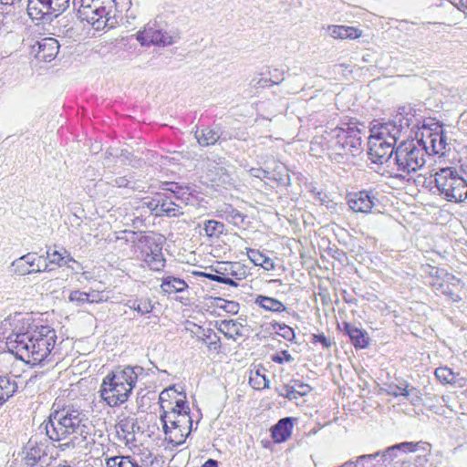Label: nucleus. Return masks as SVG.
I'll use <instances>...</instances> for the list:
<instances>
[{
  "label": "nucleus",
  "instance_id": "52",
  "mask_svg": "<svg viewBox=\"0 0 467 467\" xmlns=\"http://www.w3.org/2000/svg\"><path fill=\"white\" fill-rule=\"evenodd\" d=\"M272 326L276 334L283 337L284 338L292 340V327L277 322L273 323Z\"/></svg>",
  "mask_w": 467,
  "mask_h": 467
},
{
  "label": "nucleus",
  "instance_id": "26",
  "mask_svg": "<svg viewBox=\"0 0 467 467\" xmlns=\"http://www.w3.org/2000/svg\"><path fill=\"white\" fill-rule=\"evenodd\" d=\"M16 379L15 375H0V408L17 392Z\"/></svg>",
  "mask_w": 467,
  "mask_h": 467
},
{
  "label": "nucleus",
  "instance_id": "24",
  "mask_svg": "<svg viewBox=\"0 0 467 467\" xmlns=\"http://www.w3.org/2000/svg\"><path fill=\"white\" fill-rule=\"evenodd\" d=\"M62 250L63 253L57 250H52L51 248L47 250L44 260L48 264V268H52L53 270L54 267H61L64 265L72 267L69 263H77L66 249L63 248Z\"/></svg>",
  "mask_w": 467,
  "mask_h": 467
},
{
  "label": "nucleus",
  "instance_id": "36",
  "mask_svg": "<svg viewBox=\"0 0 467 467\" xmlns=\"http://www.w3.org/2000/svg\"><path fill=\"white\" fill-rule=\"evenodd\" d=\"M137 425V420L134 418H124L117 424V432L122 435L127 442L134 441V429Z\"/></svg>",
  "mask_w": 467,
  "mask_h": 467
},
{
  "label": "nucleus",
  "instance_id": "31",
  "mask_svg": "<svg viewBox=\"0 0 467 467\" xmlns=\"http://www.w3.org/2000/svg\"><path fill=\"white\" fill-rule=\"evenodd\" d=\"M187 283L179 277L172 275L164 276L161 279V288L163 293L171 295L174 293H182L188 288Z\"/></svg>",
  "mask_w": 467,
  "mask_h": 467
},
{
  "label": "nucleus",
  "instance_id": "46",
  "mask_svg": "<svg viewBox=\"0 0 467 467\" xmlns=\"http://www.w3.org/2000/svg\"><path fill=\"white\" fill-rule=\"evenodd\" d=\"M249 86L254 89L272 87L265 72H261L254 75L250 80Z\"/></svg>",
  "mask_w": 467,
  "mask_h": 467
},
{
  "label": "nucleus",
  "instance_id": "40",
  "mask_svg": "<svg viewBox=\"0 0 467 467\" xmlns=\"http://www.w3.org/2000/svg\"><path fill=\"white\" fill-rule=\"evenodd\" d=\"M165 435L170 443H172L175 446H180L185 442L187 437L190 435V431H187L182 428H176L172 426L169 427L168 434Z\"/></svg>",
  "mask_w": 467,
  "mask_h": 467
},
{
  "label": "nucleus",
  "instance_id": "38",
  "mask_svg": "<svg viewBox=\"0 0 467 467\" xmlns=\"http://www.w3.org/2000/svg\"><path fill=\"white\" fill-rule=\"evenodd\" d=\"M224 223L215 220H206L203 223L204 234L210 239H218L224 232Z\"/></svg>",
  "mask_w": 467,
  "mask_h": 467
},
{
  "label": "nucleus",
  "instance_id": "17",
  "mask_svg": "<svg viewBox=\"0 0 467 467\" xmlns=\"http://www.w3.org/2000/svg\"><path fill=\"white\" fill-rule=\"evenodd\" d=\"M26 11L28 16L38 23H50L60 16L48 0H28Z\"/></svg>",
  "mask_w": 467,
  "mask_h": 467
},
{
  "label": "nucleus",
  "instance_id": "55",
  "mask_svg": "<svg viewBox=\"0 0 467 467\" xmlns=\"http://www.w3.org/2000/svg\"><path fill=\"white\" fill-rule=\"evenodd\" d=\"M69 300L76 303L78 306H82L83 304L88 303L89 299L88 293L75 290L70 293Z\"/></svg>",
  "mask_w": 467,
  "mask_h": 467
},
{
  "label": "nucleus",
  "instance_id": "25",
  "mask_svg": "<svg viewBox=\"0 0 467 467\" xmlns=\"http://www.w3.org/2000/svg\"><path fill=\"white\" fill-rule=\"evenodd\" d=\"M107 467H149V463L139 454L110 457L106 462Z\"/></svg>",
  "mask_w": 467,
  "mask_h": 467
},
{
  "label": "nucleus",
  "instance_id": "8",
  "mask_svg": "<svg viewBox=\"0 0 467 467\" xmlns=\"http://www.w3.org/2000/svg\"><path fill=\"white\" fill-rule=\"evenodd\" d=\"M331 150L342 156H355L362 151V130L354 123H345L329 130L327 137Z\"/></svg>",
  "mask_w": 467,
  "mask_h": 467
},
{
  "label": "nucleus",
  "instance_id": "43",
  "mask_svg": "<svg viewBox=\"0 0 467 467\" xmlns=\"http://www.w3.org/2000/svg\"><path fill=\"white\" fill-rule=\"evenodd\" d=\"M329 131L326 130L321 136H316L314 138L310 145V150L313 152V154H317L318 152L317 149V147L320 148L321 151L331 150L330 144H332V142L327 139Z\"/></svg>",
  "mask_w": 467,
  "mask_h": 467
},
{
  "label": "nucleus",
  "instance_id": "2",
  "mask_svg": "<svg viewBox=\"0 0 467 467\" xmlns=\"http://www.w3.org/2000/svg\"><path fill=\"white\" fill-rule=\"evenodd\" d=\"M54 407L40 428L52 442H57L60 451L87 448L94 441V426L82 410L74 406Z\"/></svg>",
  "mask_w": 467,
  "mask_h": 467
},
{
  "label": "nucleus",
  "instance_id": "29",
  "mask_svg": "<svg viewBox=\"0 0 467 467\" xmlns=\"http://www.w3.org/2000/svg\"><path fill=\"white\" fill-rule=\"evenodd\" d=\"M198 337L207 345L210 351L219 352L222 348L220 337L213 331V329L207 327H198Z\"/></svg>",
  "mask_w": 467,
  "mask_h": 467
},
{
  "label": "nucleus",
  "instance_id": "12",
  "mask_svg": "<svg viewBox=\"0 0 467 467\" xmlns=\"http://www.w3.org/2000/svg\"><path fill=\"white\" fill-rule=\"evenodd\" d=\"M24 454L23 462L26 467H47L52 460L47 441L38 440L37 436L29 439L24 448Z\"/></svg>",
  "mask_w": 467,
  "mask_h": 467
},
{
  "label": "nucleus",
  "instance_id": "35",
  "mask_svg": "<svg viewBox=\"0 0 467 467\" xmlns=\"http://www.w3.org/2000/svg\"><path fill=\"white\" fill-rule=\"evenodd\" d=\"M22 260L32 269L34 273L49 272L48 264L44 260V255L36 256L35 253H28L21 256Z\"/></svg>",
  "mask_w": 467,
  "mask_h": 467
},
{
  "label": "nucleus",
  "instance_id": "57",
  "mask_svg": "<svg viewBox=\"0 0 467 467\" xmlns=\"http://www.w3.org/2000/svg\"><path fill=\"white\" fill-rule=\"evenodd\" d=\"M418 447H419V443L418 442L405 441V442H401V443L390 446V451H403V452H407V451L411 452V451H417Z\"/></svg>",
  "mask_w": 467,
  "mask_h": 467
},
{
  "label": "nucleus",
  "instance_id": "53",
  "mask_svg": "<svg viewBox=\"0 0 467 467\" xmlns=\"http://www.w3.org/2000/svg\"><path fill=\"white\" fill-rule=\"evenodd\" d=\"M271 86L278 85L284 80V71L278 68L269 69L266 73Z\"/></svg>",
  "mask_w": 467,
  "mask_h": 467
},
{
  "label": "nucleus",
  "instance_id": "41",
  "mask_svg": "<svg viewBox=\"0 0 467 467\" xmlns=\"http://www.w3.org/2000/svg\"><path fill=\"white\" fill-rule=\"evenodd\" d=\"M213 306L216 308L223 309L231 315H236L239 312L240 305L235 301L225 300L221 297H214Z\"/></svg>",
  "mask_w": 467,
  "mask_h": 467
},
{
  "label": "nucleus",
  "instance_id": "34",
  "mask_svg": "<svg viewBox=\"0 0 467 467\" xmlns=\"http://www.w3.org/2000/svg\"><path fill=\"white\" fill-rule=\"evenodd\" d=\"M266 369L263 366L252 369L249 377V384L255 390H263L269 388V379L266 378Z\"/></svg>",
  "mask_w": 467,
  "mask_h": 467
},
{
  "label": "nucleus",
  "instance_id": "28",
  "mask_svg": "<svg viewBox=\"0 0 467 467\" xmlns=\"http://www.w3.org/2000/svg\"><path fill=\"white\" fill-rule=\"evenodd\" d=\"M292 433V417H285L271 428V436L275 443L286 441Z\"/></svg>",
  "mask_w": 467,
  "mask_h": 467
},
{
  "label": "nucleus",
  "instance_id": "60",
  "mask_svg": "<svg viewBox=\"0 0 467 467\" xmlns=\"http://www.w3.org/2000/svg\"><path fill=\"white\" fill-rule=\"evenodd\" d=\"M71 0H48L51 6H54L59 15H62L67 10L70 5Z\"/></svg>",
  "mask_w": 467,
  "mask_h": 467
},
{
  "label": "nucleus",
  "instance_id": "21",
  "mask_svg": "<svg viewBox=\"0 0 467 467\" xmlns=\"http://www.w3.org/2000/svg\"><path fill=\"white\" fill-rule=\"evenodd\" d=\"M166 395H169L168 390L162 391L160 394L159 401L161 407L160 419L162 423L164 433L168 434L169 427H175L178 418H180V413L170 408L171 402L165 399Z\"/></svg>",
  "mask_w": 467,
  "mask_h": 467
},
{
  "label": "nucleus",
  "instance_id": "58",
  "mask_svg": "<svg viewBox=\"0 0 467 467\" xmlns=\"http://www.w3.org/2000/svg\"><path fill=\"white\" fill-rule=\"evenodd\" d=\"M170 408L180 414H190L191 412L188 402L182 399L176 400L174 406L171 403Z\"/></svg>",
  "mask_w": 467,
  "mask_h": 467
},
{
  "label": "nucleus",
  "instance_id": "23",
  "mask_svg": "<svg viewBox=\"0 0 467 467\" xmlns=\"http://www.w3.org/2000/svg\"><path fill=\"white\" fill-rule=\"evenodd\" d=\"M223 132L218 125L197 127L195 138L201 146H209L215 144L222 139Z\"/></svg>",
  "mask_w": 467,
  "mask_h": 467
},
{
  "label": "nucleus",
  "instance_id": "48",
  "mask_svg": "<svg viewBox=\"0 0 467 467\" xmlns=\"http://www.w3.org/2000/svg\"><path fill=\"white\" fill-rule=\"evenodd\" d=\"M11 271L18 275L33 274L32 269L22 260L21 257L16 259L11 265Z\"/></svg>",
  "mask_w": 467,
  "mask_h": 467
},
{
  "label": "nucleus",
  "instance_id": "63",
  "mask_svg": "<svg viewBox=\"0 0 467 467\" xmlns=\"http://www.w3.org/2000/svg\"><path fill=\"white\" fill-rule=\"evenodd\" d=\"M291 359V355L287 350H283L272 356V360L275 363L282 364Z\"/></svg>",
  "mask_w": 467,
  "mask_h": 467
},
{
  "label": "nucleus",
  "instance_id": "1",
  "mask_svg": "<svg viewBox=\"0 0 467 467\" xmlns=\"http://www.w3.org/2000/svg\"><path fill=\"white\" fill-rule=\"evenodd\" d=\"M2 327L5 332V347L17 358L32 365L55 361L57 339L56 330L42 320L16 314L5 319Z\"/></svg>",
  "mask_w": 467,
  "mask_h": 467
},
{
  "label": "nucleus",
  "instance_id": "45",
  "mask_svg": "<svg viewBox=\"0 0 467 467\" xmlns=\"http://www.w3.org/2000/svg\"><path fill=\"white\" fill-rule=\"evenodd\" d=\"M424 269V273L426 275H428L430 280L429 281H439L440 278H444L445 279H451V277H450V273H448L447 271H445L444 269H440L438 267H434V266H431L430 265H427L423 267Z\"/></svg>",
  "mask_w": 467,
  "mask_h": 467
},
{
  "label": "nucleus",
  "instance_id": "3",
  "mask_svg": "<svg viewBox=\"0 0 467 467\" xmlns=\"http://www.w3.org/2000/svg\"><path fill=\"white\" fill-rule=\"evenodd\" d=\"M108 240L119 249L131 244L139 253L138 257L152 271L161 272L165 267L166 260L162 253L165 238L161 234L138 235L134 231L124 230L114 233Z\"/></svg>",
  "mask_w": 467,
  "mask_h": 467
},
{
  "label": "nucleus",
  "instance_id": "50",
  "mask_svg": "<svg viewBox=\"0 0 467 467\" xmlns=\"http://www.w3.org/2000/svg\"><path fill=\"white\" fill-rule=\"evenodd\" d=\"M91 4L92 0H72L73 7L78 12V16L82 21H85L83 12H86L87 9L91 6Z\"/></svg>",
  "mask_w": 467,
  "mask_h": 467
},
{
  "label": "nucleus",
  "instance_id": "37",
  "mask_svg": "<svg viewBox=\"0 0 467 467\" xmlns=\"http://www.w3.org/2000/svg\"><path fill=\"white\" fill-rule=\"evenodd\" d=\"M247 255L255 265L261 266L267 271L274 269L273 260L260 251L249 248L247 249Z\"/></svg>",
  "mask_w": 467,
  "mask_h": 467
},
{
  "label": "nucleus",
  "instance_id": "5",
  "mask_svg": "<svg viewBox=\"0 0 467 467\" xmlns=\"http://www.w3.org/2000/svg\"><path fill=\"white\" fill-rule=\"evenodd\" d=\"M392 127L385 126L383 123L375 125L370 130L368 138V158L377 164L392 163L395 154V145L400 139Z\"/></svg>",
  "mask_w": 467,
  "mask_h": 467
},
{
  "label": "nucleus",
  "instance_id": "15",
  "mask_svg": "<svg viewBox=\"0 0 467 467\" xmlns=\"http://www.w3.org/2000/svg\"><path fill=\"white\" fill-rule=\"evenodd\" d=\"M112 5H114V3L100 0L93 1L91 6L86 12H83L85 21L97 31L105 29L108 26L109 8Z\"/></svg>",
  "mask_w": 467,
  "mask_h": 467
},
{
  "label": "nucleus",
  "instance_id": "32",
  "mask_svg": "<svg viewBox=\"0 0 467 467\" xmlns=\"http://www.w3.org/2000/svg\"><path fill=\"white\" fill-rule=\"evenodd\" d=\"M215 272L223 276L233 278L234 281L242 280L246 275L244 267L236 262L223 263V265L216 269Z\"/></svg>",
  "mask_w": 467,
  "mask_h": 467
},
{
  "label": "nucleus",
  "instance_id": "33",
  "mask_svg": "<svg viewBox=\"0 0 467 467\" xmlns=\"http://www.w3.org/2000/svg\"><path fill=\"white\" fill-rule=\"evenodd\" d=\"M124 306L136 311L140 316L150 314L153 311V305L147 297H130L127 299Z\"/></svg>",
  "mask_w": 467,
  "mask_h": 467
},
{
  "label": "nucleus",
  "instance_id": "9",
  "mask_svg": "<svg viewBox=\"0 0 467 467\" xmlns=\"http://www.w3.org/2000/svg\"><path fill=\"white\" fill-rule=\"evenodd\" d=\"M136 39L143 47H167L176 43L180 34L177 30H164L157 20H153L137 33Z\"/></svg>",
  "mask_w": 467,
  "mask_h": 467
},
{
  "label": "nucleus",
  "instance_id": "44",
  "mask_svg": "<svg viewBox=\"0 0 467 467\" xmlns=\"http://www.w3.org/2000/svg\"><path fill=\"white\" fill-rule=\"evenodd\" d=\"M379 452L376 451L370 454H364L357 457L359 467H380L383 465L379 459Z\"/></svg>",
  "mask_w": 467,
  "mask_h": 467
},
{
  "label": "nucleus",
  "instance_id": "39",
  "mask_svg": "<svg viewBox=\"0 0 467 467\" xmlns=\"http://www.w3.org/2000/svg\"><path fill=\"white\" fill-rule=\"evenodd\" d=\"M255 304L267 311L282 312L285 309L282 302L273 297L258 296L255 298Z\"/></svg>",
  "mask_w": 467,
  "mask_h": 467
},
{
  "label": "nucleus",
  "instance_id": "18",
  "mask_svg": "<svg viewBox=\"0 0 467 467\" xmlns=\"http://www.w3.org/2000/svg\"><path fill=\"white\" fill-rule=\"evenodd\" d=\"M296 181L301 188V192H304L305 196L308 194L316 204L328 206L330 199L322 188L317 187L313 182H310L309 179L302 173L296 175Z\"/></svg>",
  "mask_w": 467,
  "mask_h": 467
},
{
  "label": "nucleus",
  "instance_id": "7",
  "mask_svg": "<svg viewBox=\"0 0 467 467\" xmlns=\"http://www.w3.org/2000/svg\"><path fill=\"white\" fill-rule=\"evenodd\" d=\"M440 195L451 202H462L467 198V182L453 167L440 168L433 174Z\"/></svg>",
  "mask_w": 467,
  "mask_h": 467
},
{
  "label": "nucleus",
  "instance_id": "61",
  "mask_svg": "<svg viewBox=\"0 0 467 467\" xmlns=\"http://www.w3.org/2000/svg\"><path fill=\"white\" fill-rule=\"evenodd\" d=\"M311 390V388L307 384H302L300 382H297L294 380V399H296V395L299 396H305L307 393H309Z\"/></svg>",
  "mask_w": 467,
  "mask_h": 467
},
{
  "label": "nucleus",
  "instance_id": "6",
  "mask_svg": "<svg viewBox=\"0 0 467 467\" xmlns=\"http://www.w3.org/2000/svg\"><path fill=\"white\" fill-rule=\"evenodd\" d=\"M425 162L424 148L420 143L414 140H403L395 148L392 164L399 173L394 177L404 179L407 175L422 168Z\"/></svg>",
  "mask_w": 467,
  "mask_h": 467
},
{
  "label": "nucleus",
  "instance_id": "16",
  "mask_svg": "<svg viewBox=\"0 0 467 467\" xmlns=\"http://www.w3.org/2000/svg\"><path fill=\"white\" fill-rule=\"evenodd\" d=\"M59 48L60 45L56 38L44 37L30 47V56L36 62L49 63L57 57Z\"/></svg>",
  "mask_w": 467,
  "mask_h": 467
},
{
  "label": "nucleus",
  "instance_id": "30",
  "mask_svg": "<svg viewBox=\"0 0 467 467\" xmlns=\"http://www.w3.org/2000/svg\"><path fill=\"white\" fill-rule=\"evenodd\" d=\"M344 330L349 337L355 348H365L368 345V337L366 331L349 324H344Z\"/></svg>",
  "mask_w": 467,
  "mask_h": 467
},
{
  "label": "nucleus",
  "instance_id": "64",
  "mask_svg": "<svg viewBox=\"0 0 467 467\" xmlns=\"http://www.w3.org/2000/svg\"><path fill=\"white\" fill-rule=\"evenodd\" d=\"M276 391L280 396L292 400V386H290L289 383H284L277 387Z\"/></svg>",
  "mask_w": 467,
  "mask_h": 467
},
{
  "label": "nucleus",
  "instance_id": "19",
  "mask_svg": "<svg viewBox=\"0 0 467 467\" xmlns=\"http://www.w3.org/2000/svg\"><path fill=\"white\" fill-rule=\"evenodd\" d=\"M450 277H451L452 280H447L444 277L440 278L439 281H428V283L437 294L444 295L453 302H459L461 297L459 295L455 294L454 289L460 285L461 281L452 274H450Z\"/></svg>",
  "mask_w": 467,
  "mask_h": 467
},
{
  "label": "nucleus",
  "instance_id": "22",
  "mask_svg": "<svg viewBox=\"0 0 467 467\" xmlns=\"http://www.w3.org/2000/svg\"><path fill=\"white\" fill-rule=\"evenodd\" d=\"M249 173L251 176L258 178L262 181L274 180L281 185H288L290 183L289 174L282 164L277 166L273 172L262 168H251L249 170Z\"/></svg>",
  "mask_w": 467,
  "mask_h": 467
},
{
  "label": "nucleus",
  "instance_id": "54",
  "mask_svg": "<svg viewBox=\"0 0 467 467\" xmlns=\"http://www.w3.org/2000/svg\"><path fill=\"white\" fill-rule=\"evenodd\" d=\"M404 397H406L413 405L419 404L421 400L420 391L410 385L407 387Z\"/></svg>",
  "mask_w": 467,
  "mask_h": 467
},
{
  "label": "nucleus",
  "instance_id": "4",
  "mask_svg": "<svg viewBox=\"0 0 467 467\" xmlns=\"http://www.w3.org/2000/svg\"><path fill=\"white\" fill-rule=\"evenodd\" d=\"M140 366L118 367L102 380L99 388L100 398L109 407L125 403L135 388L140 376L144 374Z\"/></svg>",
  "mask_w": 467,
  "mask_h": 467
},
{
  "label": "nucleus",
  "instance_id": "42",
  "mask_svg": "<svg viewBox=\"0 0 467 467\" xmlns=\"http://www.w3.org/2000/svg\"><path fill=\"white\" fill-rule=\"evenodd\" d=\"M223 212V217L229 223L234 225H240L244 221V216L237 209L234 208L232 205H226Z\"/></svg>",
  "mask_w": 467,
  "mask_h": 467
},
{
  "label": "nucleus",
  "instance_id": "13",
  "mask_svg": "<svg viewBox=\"0 0 467 467\" xmlns=\"http://www.w3.org/2000/svg\"><path fill=\"white\" fill-rule=\"evenodd\" d=\"M202 170L209 182L216 186H227L233 184V179L226 168L224 158H206L202 161Z\"/></svg>",
  "mask_w": 467,
  "mask_h": 467
},
{
  "label": "nucleus",
  "instance_id": "51",
  "mask_svg": "<svg viewBox=\"0 0 467 467\" xmlns=\"http://www.w3.org/2000/svg\"><path fill=\"white\" fill-rule=\"evenodd\" d=\"M435 376L437 379H439L441 382L445 383H451L454 380V374L452 371L448 368H439L435 370Z\"/></svg>",
  "mask_w": 467,
  "mask_h": 467
},
{
  "label": "nucleus",
  "instance_id": "10",
  "mask_svg": "<svg viewBox=\"0 0 467 467\" xmlns=\"http://www.w3.org/2000/svg\"><path fill=\"white\" fill-rule=\"evenodd\" d=\"M420 109H415L411 106H403L399 109L397 114L393 117L392 120L383 123L385 126L392 127L399 138L401 134H406L408 130L414 131L420 128L422 124L423 116L420 114Z\"/></svg>",
  "mask_w": 467,
  "mask_h": 467
},
{
  "label": "nucleus",
  "instance_id": "59",
  "mask_svg": "<svg viewBox=\"0 0 467 467\" xmlns=\"http://www.w3.org/2000/svg\"><path fill=\"white\" fill-rule=\"evenodd\" d=\"M399 451H390V447H388L383 451H379L381 463L386 465L387 463L390 462L394 458L397 457Z\"/></svg>",
  "mask_w": 467,
  "mask_h": 467
},
{
  "label": "nucleus",
  "instance_id": "47",
  "mask_svg": "<svg viewBox=\"0 0 467 467\" xmlns=\"http://www.w3.org/2000/svg\"><path fill=\"white\" fill-rule=\"evenodd\" d=\"M199 275L201 276L206 277L207 279H209L211 281H214V282H217V283H220V284L229 285L234 286V287H237L238 286V283L236 281H234L233 278L223 276V275H221L220 274H217V273L216 274H210V273L202 272Z\"/></svg>",
  "mask_w": 467,
  "mask_h": 467
},
{
  "label": "nucleus",
  "instance_id": "62",
  "mask_svg": "<svg viewBox=\"0 0 467 467\" xmlns=\"http://www.w3.org/2000/svg\"><path fill=\"white\" fill-rule=\"evenodd\" d=\"M310 337L314 344L320 343L325 348H328L331 346L330 340L327 338L323 334H311Z\"/></svg>",
  "mask_w": 467,
  "mask_h": 467
},
{
  "label": "nucleus",
  "instance_id": "49",
  "mask_svg": "<svg viewBox=\"0 0 467 467\" xmlns=\"http://www.w3.org/2000/svg\"><path fill=\"white\" fill-rule=\"evenodd\" d=\"M407 387H409V384L406 381L400 382L399 384L390 383L388 385L387 393L394 397H404Z\"/></svg>",
  "mask_w": 467,
  "mask_h": 467
},
{
  "label": "nucleus",
  "instance_id": "11",
  "mask_svg": "<svg viewBox=\"0 0 467 467\" xmlns=\"http://www.w3.org/2000/svg\"><path fill=\"white\" fill-rule=\"evenodd\" d=\"M182 201L174 192H157L144 204L155 216L178 217L183 214Z\"/></svg>",
  "mask_w": 467,
  "mask_h": 467
},
{
  "label": "nucleus",
  "instance_id": "14",
  "mask_svg": "<svg viewBox=\"0 0 467 467\" xmlns=\"http://www.w3.org/2000/svg\"><path fill=\"white\" fill-rule=\"evenodd\" d=\"M424 148V156L426 154H443L447 145V137L441 129L432 130L422 125L421 139L417 140Z\"/></svg>",
  "mask_w": 467,
  "mask_h": 467
},
{
  "label": "nucleus",
  "instance_id": "20",
  "mask_svg": "<svg viewBox=\"0 0 467 467\" xmlns=\"http://www.w3.org/2000/svg\"><path fill=\"white\" fill-rule=\"evenodd\" d=\"M375 196L366 191L353 193L349 196L348 203L355 213H369L375 205Z\"/></svg>",
  "mask_w": 467,
  "mask_h": 467
},
{
  "label": "nucleus",
  "instance_id": "27",
  "mask_svg": "<svg viewBox=\"0 0 467 467\" xmlns=\"http://www.w3.org/2000/svg\"><path fill=\"white\" fill-rule=\"evenodd\" d=\"M327 34L335 39H357L362 36V30L355 26L330 25L327 27Z\"/></svg>",
  "mask_w": 467,
  "mask_h": 467
},
{
  "label": "nucleus",
  "instance_id": "56",
  "mask_svg": "<svg viewBox=\"0 0 467 467\" xmlns=\"http://www.w3.org/2000/svg\"><path fill=\"white\" fill-rule=\"evenodd\" d=\"M176 428H182L187 431H192V419L190 414H180L175 425Z\"/></svg>",
  "mask_w": 467,
  "mask_h": 467
}]
</instances>
